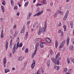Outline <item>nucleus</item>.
Here are the masks:
<instances>
[{"label": "nucleus", "mask_w": 74, "mask_h": 74, "mask_svg": "<svg viewBox=\"0 0 74 74\" xmlns=\"http://www.w3.org/2000/svg\"><path fill=\"white\" fill-rule=\"evenodd\" d=\"M51 60L53 62V63H54L55 64L59 65L60 63H59V61L57 59V58H51Z\"/></svg>", "instance_id": "f257e3e1"}, {"label": "nucleus", "mask_w": 74, "mask_h": 74, "mask_svg": "<svg viewBox=\"0 0 74 74\" xmlns=\"http://www.w3.org/2000/svg\"><path fill=\"white\" fill-rule=\"evenodd\" d=\"M16 44H15L14 45V47L12 49V52L13 54H14L16 52V50L18 48V47L19 46H17L16 45Z\"/></svg>", "instance_id": "f03ea898"}, {"label": "nucleus", "mask_w": 74, "mask_h": 74, "mask_svg": "<svg viewBox=\"0 0 74 74\" xmlns=\"http://www.w3.org/2000/svg\"><path fill=\"white\" fill-rule=\"evenodd\" d=\"M47 21H45V22L44 27H43V29H44V32H45L46 29H47Z\"/></svg>", "instance_id": "7ed1b4c3"}, {"label": "nucleus", "mask_w": 74, "mask_h": 74, "mask_svg": "<svg viewBox=\"0 0 74 74\" xmlns=\"http://www.w3.org/2000/svg\"><path fill=\"white\" fill-rule=\"evenodd\" d=\"M35 64H36V61L34 60H33V63L31 65V68L32 69H34V66H35Z\"/></svg>", "instance_id": "20e7f679"}, {"label": "nucleus", "mask_w": 74, "mask_h": 74, "mask_svg": "<svg viewBox=\"0 0 74 74\" xmlns=\"http://www.w3.org/2000/svg\"><path fill=\"white\" fill-rule=\"evenodd\" d=\"M65 42L66 40H64V41H63L61 43V44L60 45V46H59V48H62L63 47L64 45Z\"/></svg>", "instance_id": "39448f33"}, {"label": "nucleus", "mask_w": 74, "mask_h": 74, "mask_svg": "<svg viewBox=\"0 0 74 74\" xmlns=\"http://www.w3.org/2000/svg\"><path fill=\"white\" fill-rule=\"evenodd\" d=\"M45 41L48 43H51V40L49 38L46 39Z\"/></svg>", "instance_id": "423d86ee"}, {"label": "nucleus", "mask_w": 74, "mask_h": 74, "mask_svg": "<svg viewBox=\"0 0 74 74\" xmlns=\"http://www.w3.org/2000/svg\"><path fill=\"white\" fill-rule=\"evenodd\" d=\"M6 44L5 45V47L6 48V50H7V49L8 48V42L7 41H6Z\"/></svg>", "instance_id": "0eeeda50"}, {"label": "nucleus", "mask_w": 74, "mask_h": 74, "mask_svg": "<svg viewBox=\"0 0 74 74\" xmlns=\"http://www.w3.org/2000/svg\"><path fill=\"white\" fill-rule=\"evenodd\" d=\"M37 51V49H36V50L35 51L34 53L32 54V58H34V55L36 54V52Z\"/></svg>", "instance_id": "6e6552de"}, {"label": "nucleus", "mask_w": 74, "mask_h": 74, "mask_svg": "<svg viewBox=\"0 0 74 74\" xmlns=\"http://www.w3.org/2000/svg\"><path fill=\"white\" fill-rule=\"evenodd\" d=\"M68 17V15L67 14H65L64 16L63 19L64 21H65L66 20V19L67 18V17Z\"/></svg>", "instance_id": "1a4fd4ad"}, {"label": "nucleus", "mask_w": 74, "mask_h": 74, "mask_svg": "<svg viewBox=\"0 0 74 74\" xmlns=\"http://www.w3.org/2000/svg\"><path fill=\"white\" fill-rule=\"evenodd\" d=\"M58 45V40H56V44H55V47L56 48H57Z\"/></svg>", "instance_id": "9d476101"}, {"label": "nucleus", "mask_w": 74, "mask_h": 74, "mask_svg": "<svg viewBox=\"0 0 74 74\" xmlns=\"http://www.w3.org/2000/svg\"><path fill=\"white\" fill-rule=\"evenodd\" d=\"M1 9L2 10L3 12H4V11H5V10H4V6L2 5L1 6Z\"/></svg>", "instance_id": "9b49d317"}, {"label": "nucleus", "mask_w": 74, "mask_h": 74, "mask_svg": "<svg viewBox=\"0 0 74 74\" xmlns=\"http://www.w3.org/2000/svg\"><path fill=\"white\" fill-rule=\"evenodd\" d=\"M68 39L66 40V43L67 45H69V41L70 40V38H68Z\"/></svg>", "instance_id": "f8f14e48"}, {"label": "nucleus", "mask_w": 74, "mask_h": 74, "mask_svg": "<svg viewBox=\"0 0 74 74\" xmlns=\"http://www.w3.org/2000/svg\"><path fill=\"white\" fill-rule=\"evenodd\" d=\"M40 46L41 48H44V45H42V42L40 43Z\"/></svg>", "instance_id": "ddd939ff"}, {"label": "nucleus", "mask_w": 74, "mask_h": 74, "mask_svg": "<svg viewBox=\"0 0 74 74\" xmlns=\"http://www.w3.org/2000/svg\"><path fill=\"white\" fill-rule=\"evenodd\" d=\"M69 49L70 51H72L73 49V47L72 45L70 46Z\"/></svg>", "instance_id": "4468645a"}, {"label": "nucleus", "mask_w": 74, "mask_h": 74, "mask_svg": "<svg viewBox=\"0 0 74 74\" xmlns=\"http://www.w3.org/2000/svg\"><path fill=\"white\" fill-rule=\"evenodd\" d=\"M42 30H43V28H42L41 27H40L39 29V31L42 32Z\"/></svg>", "instance_id": "2eb2a0df"}, {"label": "nucleus", "mask_w": 74, "mask_h": 74, "mask_svg": "<svg viewBox=\"0 0 74 74\" xmlns=\"http://www.w3.org/2000/svg\"><path fill=\"white\" fill-rule=\"evenodd\" d=\"M24 27H23V28L21 31V33H23L24 32H25V28L24 29Z\"/></svg>", "instance_id": "dca6fc26"}, {"label": "nucleus", "mask_w": 74, "mask_h": 74, "mask_svg": "<svg viewBox=\"0 0 74 74\" xmlns=\"http://www.w3.org/2000/svg\"><path fill=\"white\" fill-rule=\"evenodd\" d=\"M31 15H32V13H29V14H28L29 16H27V19H29V18H30V16Z\"/></svg>", "instance_id": "f3484780"}, {"label": "nucleus", "mask_w": 74, "mask_h": 74, "mask_svg": "<svg viewBox=\"0 0 74 74\" xmlns=\"http://www.w3.org/2000/svg\"><path fill=\"white\" fill-rule=\"evenodd\" d=\"M70 25L71 26V28H73V21H71L70 22Z\"/></svg>", "instance_id": "a211bd4d"}, {"label": "nucleus", "mask_w": 74, "mask_h": 74, "mask_svg": "<svg viewBox=\"0 0 74 74\" xmlns=\"http://www.w3.org/2000/svg\"><path fill=\"white\" fill-rule=\"evenodd\" d=\"M42 4H47V2H46V0H44L42 2Z\"/></svg>", "instance_id": "6ab92c4d"}, {"label": "nucleus", "mask_w": 74, "mask_h": 74, "mask_svg": "<svg viewBox=\"0 0 74 74\" xmlns=\"http://www.w3.org/2000/svg\"><path fill=\"white\" fill-rule=\"evenodd\" d=\"M59 55H60V53H58L56 55V58L57 59L58 58L59 56Z\"/></svg>", "instance_id": "aec40b11"}, {"label": "nucleus", "mask_w": 74, "mask_h": 74, "mask_svg": "<svg viewBox=\"0 0 74 74\" xmlns=\"http://www.w3.org/2000/svg\"><path fill=\"white\" fill-rule=\"evenodd\" d=\"M40 15V14L37 13L34 15H33V16H38V15Z\"/></svg>", "instance_id": "412c9836"}, {"label": "nucleus", "mask_w": 74, "mask_h": 74, "mask_svg": "<svg viewBox=\"0 0 74 74\" xmlns=\"http://www.w3.org/2000/svg\"><path fill=\"white\" fill-rule=\"evenodd\" d=\"M3 63H7V59H6V58H4L3 59Z\"/></svg>", "instance_id": "4be33fe9"}, {"label": "nucleus", "mask_w": 74, "mask_h": 74, "mask_svg": "<svg viewBox=\"0 0 74 74\" xmlns=\"http://www.w3.org/2000/svg\"><path fill=\"white\" fill-rule=\"evenodd\" d=\"M10 70L9 69H5V73H7V72H9Z\"/></svg>", "instance_id": "5701e85b"}, {"label": "nucleus", "mask_w": 74, "mask_h": 74, "mask_svg": "<svg viewBox=\"0 0 74 74\" xmlns=\"http://www.w3.org/2000/svg\"><path fill=\"white\" fill-rule=\"evenodd\" d=\"M28 4H29V2H27L25 3V6L26 7L27 5H28Z\"/></svg>", "instance_id": "b1692460"}, {"label": "nucleus", "mask_w": 74, "mask_h": 74, "mask_svg": "<svg viewBox=\"0 0 74 74\" xmlns=\"http://www.w3.org/2000/svg\"><path fill=\"white\" fill-rule=\"evenodd\" d=\"M11 5H14V1L12 0H11Z\"/></svg>", "instance_id": "393cba45"}, {"label": "nucleus", "mask_w": 74, "mask_h": 74, "mask_svg": "<svg viewBox=\"0 0 74 74\" xmlns=\"http://www.w3.org/2000/svg\"><path fill=\"white\" fill-rule=\"evenodd\" d=\"M41 5H42V4L41 3H38L36 5V7H38L39 6H41Z\"/></svg>", "instance_id": "a878e982"}, {"label": "nucleus", "mask_w": 74, "mask_h": 74, "mask_svg": "<svg viewBox=\"0 0 74 74\" xmlns=\"http://www.w3.org/2000/svg\"><path fill=\"white\" fill-rule=\"evenodd\" d=\"M18 61H21V60H22V59H21V57L20 56L18 58Z\"/></svg>", "instance_id": "bb28decb"}, {"label": "nucleus", "mask_w": 74, "mask_h": 74, "mask_svg": "<svg viewBox=\"0 0 74 74\" xmlns=\"http://www.w3.org/2000/svg\"><path fill=\"white\" fill-rule=\"evenodd\" d=\"M35 40H35V43H37V42H39V41L38 40V38L36 39Z\"/></svg>", "instance_id": "cd10ccee"}, {"label": "nucleus", "mask_w": 74, "mask_h": 74, "mask_svg": "<svg viewBox=\"0 0 74 74\" xmlns=\"http://www.w3.org/2000/svg\"><path fill=\"white\" fill-rule=\"evenodd\" d=\"M69 10H67L65 14H66V15H67L68 16L69 15Z\"/></svg>", "instance_id": "c85d7f7f"}, {"label": "nucleus", "mask_w": 74, "mask_h": 74, "mask_svg": "<svg viewBox=\"0 0 74 74\" xmlns=\"http://www.w3.org/2000/svg\"><path fill=\"white\" fill-rule=\"evenodd\" d=\"M22 47V43L21 42L19 44V48H20V47Z\"/></svg>", "instance_id": "c756f323"}, {"label": "nucleus", "mask_w": 74, "mask_h": 74, "mask_svg": "<svg viewBox=\"0 0 74 74\" xmlns=\"http://www.w3.org/2000/svg\"><path fill=\"white\" fill-rule=\"evenodd\" d=\"M25 53H27L28 52V49L26 48L25 50Z\"/></svg>", "instance_id": "7c9ffc66"}, {"label": "nucleus", "mask_w": 74, "mask_h": 74, "mask_svg": "<svg viewBox=\"0 0 74 74\" xmlns=\"http://www.w3.org/2000/svg\"><path fill=\"white\" fill-rule=\"evenodd\" d=\"M4 36H3V33H1V38H4Z\"/></svg>", "instance_id": "2f4dec72"}, {"label": "nucleus", "mask_w": 74, "mask_h": 74, "mask_svg": "<svg viewBox=\"0 0 74 74\" xmlns=\"http://www.w3.org/2000/svg\"><path fill=\"white\" fill-rule=\"evenodd\" d=\"M41 32H42L39 31V32L38 33V35H40V34H41Z\"/></svg>", "instance_id": "473e14b6"}, {"label": "nucleus", "mask_w": 74, "mask_h": 74, "mask_svg": "<svg viewBox=\"0 0 74 74\" xmlns=\"http://www.w3.org/2000/svg\"><path fill=\"white\" fill-rule=\"evenodd\" d=\"M43 12V11L42 10L40 11V12H39V13H38V14H40V15H41L42 14Z\"/></svg>", "instance_id": "72a5a7b5"}, {"label": "nucleus", "mask_w": 74, "mask_h": 74, "mask_svg": "<svg viewBox=\"0 0 74 74\" xmlns=\"http://www.w3.org/2000/svg\"><path fill=\"white\" fill-rule=\"evenodd\" d=\"M67 61L68 64H69L70 63V59H67Z\"/></svg>", "instance_id": "f704fd0d"}, {"label": "nucleus", "mask_w": 74, "mask_h": 74, "mask_svg": "<svg viewBox=\"0 0 74 74\" xmlns=\"http://www.w3.org/2000/svg\"><path fill=\"white\" fill-rule=\"evenodd\" d=\"M6 64V63L5 62H3V66H4V67H5L6 65H5V64Z\"/></svg>", "instance_id": "c9c22d12"}, {"label": "nucleus", "mask_w": 74, "mask_h": 74, "mask_svg": "<svg viewBox=\"0 0 74 74\" xmlns=\"http://www.w3.org/2000/svg\"><path fill=\"white\" fill-rule=\"evenodd\" d=\"M63 28H64V29H66V26L65 25H64V26H63Z\"/></svg>", "instance_id": "e433bc0d"}, {"label": "nucleus", "mask_w": 74, "mask_h": 74, "mask_svg": "<svg viewBox=\"0 0 74 74\" xmlns=\"http://www.w3.org/2000/svg\"><path fill=\"white\" fill-rule=\"evenodd\" d=\"M57 68L56 69V70L57 71H58V70H59V68H60V67L59 66H57Z\"/></svg>", "instance_id": "4c0bfd02"}, {"label": "nucleus", "mask_w": 74, "mask_h": 74, "mask_svg": "<svg viewBox=\"0 0 74 74\" xmlns=\"http://www.w3.org/2000/svg\"><path fill=\"white\" fill-rule=\"evenodd\" d=\"M10 33L12 34H13V30L11 29L10 30Z\"/></svg>", "instance_id": "58836bf2"}, {"label": "nucleus", "mask_w": 74, "mask_h": 74, "mask_svg": "<svg viewBox=\"0 0 74 74\" xmlns=\"http://www.w3.org/2000/svg\"><path fill=\"white\" fill-rule=\"evenodd\" d=\"M71 70H72V69H70L68 70V72H71Z\"/></svg>", "instance_id": "ea45409f"}, {"label": "nucleus", "mask_w": 74, "mask_h": 74, "mask_svg": "<svg viewBox=\"0 0 74 74\" xmlns=\"http://www.w3.org/2000/svg\"><path fill=\"white\" fill-rule=\"evenodd\" d=\"M11 21L12 22V23L13 22V18H11Z\"/></svg>", "instance_id": "a19ab883"}, {"label": "nucleus", "mask_w": 74, "mask_h": 74, "mask_svg": "<svg viewBox=\"0 0 74 74\" xmlns=\"http://www.w3.org/2000/svg\"><path fill=\"white\" fill-rule=\"evenodd\" d=\"M70 60L71 61H73V60H74V59H73V58L71 57L70 58Z\"/></svg>", "instance_id": "79ce46f5"}, {"label": "nucleus", "mask_w": 74, "mask_h": 74, "mask_svg": "<svg viewBox=\"0 0 74 74\" xmlns=\"http://www.w3.org/2000/svg\"><path fill=\"white\" fill-rule=\"evenodd\" d=\"M2 3L3 5H5V2H2Z\"/></svg>", "instance_id": "37998d69"}, {"label": "nucleus", "mask_w": 74, "mask_h": 74, "mask_svg": "<svg viewBox=\"0 0 74 74\" xmlns=\"http://www.w3.org/2000/svg\"><path fill=\"white\" fill-rule=\"evenodd\" d=\"M14 10H16V9H17V6H16L15 7H14Z\"/></svg>", "instance_id": "c03bdc74"}, {"label": "nucleus", "mask_w": 74, "mask_h": 74, "mask_svg": "<svg viewBox=\"0 0 74 74\" xmlns=\"http://www.w3.org/2000/svg\"><path fill=\"white\" fill-rule=\"evenodd\" d=\"M17 35H18L17 34H16V33H15V34L14 35V37H16V36H17Z\"/></svg>", "instance_id": "a18cd8bd"}, {"label": "nucleus", "mask_w": 74, "mask_h": 74, "mask_svg": "<svg viewBox=\"0 0 74 74\" xmlns=\"http://www.w3.org/2000/svg\"><path fill=\"white\" fill-rule=\"evenodd\" d=\"M36 46H37V47H38L39 46V43H37L36 44Z\"/></svg>", "instance_id": "49530a36"}, {"label": "nucleus", "mask_w": 74, "mask_h": 74, "mask_svg": "<svg viewBox=\"0 0 74 74\" xmlns=\"http://www.w3.org/2000/svg\"><path fill=\"white\" fill-rule=\"evenodd\" d=\"M52 52H53V51H52V49H51L50 50V53H51V54H52Z\"/></svg>", "instance_id": "de8ad7c7"}, {"label": "nucleus", "mask_w": 74, "mask_h": 74, "mask_svg": "<svg viewBox=\"0 0 74 74\" xmlns=\"http://www.w3.org/2000/svg\"><path fill=\"white\" fill-rule=\"evenodd\" d=\"M67 68H65L64 69V71H65V72H66L67 71Z\"/></svg>", "instance_id": "09e8293b"}, {"label": "nucleus", "mask_w": 74, "mask_h": 74, "mask_svg": "<svg viewBox=\"0 0 74 74\" xmlns=\"http://www.w3.org/2000/svg\"><path fill=\"white\" fill-rule=\"evenodd\" d=\"M47 66L48 67H49V65L50 64V63H47Z\"/></svg>", "instance_id": "8fccbe9b"}, {"label": "nucleus", "mask_w": 74, "mask_h": 74, "mask_svg": "<svg viewBox=\"0 0 74 74\" xmlns=\"http://www.w3.org/2000/svg\"><path fill=\"white\" fill-rule=\"evenodd\" d=\"M17 41H19V37H18L16 40Z\"/></svg>", "instance_id": "3c124183"}, {"label": "nucleus", "mask_w": 74, "mask_h": 74, "mask_svg": "<svg viewBox=\"0 0 74 74\" xmlns=\"http://www.w3.org/2000/svg\"><path fill=\"white\" fill-rule=\"evenodd\" d=\"M41 70H44V67H42L41 68Z\"/></svg>", "instance_id": "603ef678"}, {"label": "nucleus", "mask_w": 74, "mask_h": 74, "mask_svg": "<svg viewBox=\"0 0 74 74\" xmlns=\"http://www.w3.org/2000/svg\"><path fill=\"white\" fill-rule=\"evenodd\" d=\"M1 26L2 29L3 30V29H4V25H1Z\"/></svg>", "instance_id": "864d4df0"}, {"label": "nucleus", "mask_w": 74, "mask_h": 74, "mask_svg": "<svg viewBox=\"0 0 74 74\" xmlns=\"http://www.w3.org/2000/svg\"><path fill=\"white\" fill-rule=\"evenodd\" d=\"M36 25V23H34V25H33V28H34V27H35V26H35Z\"/></svg>", "instance_id": "5fc2aeb1"}, {"label": "nucleus", "mask_w": 74, "mask_h": 74, "mask_svg": "<svg viewBox=\"0 0 74 74\" xmlns=\"http://www.w3.org/2000/svg\"><path fill=\"white\" fill-rule=\"evenodd\" d=\"M22 70H23V71H25V69L24 68H21Z\"/></svg>", "instance_id": "6e6d98bb"}, {"label": "nucleus", "mask_w": 74, "mask_h": 74, "mask_svg": "<svg viewBox=\"0 0 74 74\" xmlns=\"http://www.w3.org/2000/svg\"><path fill=\"white\" fill-rule=\"evenodd\" d=\"M38 40L39 42H40V41H41V38H38Z\"/></svg>", "instance_id": "4d7b16f0"}, {"label": "nucleus", "mask_w": 74, "mask_h": 74, "mask_svg": "<svg viewBox=\"0 0 74 74\" xmlns=\"http://www.w3.org/2000/svg\"><path fill=\"white\" fill-rule=\"evenodd\" d=\"M27 36H25V37H24V38L25 39V40H26V39H27Z\"/></svg>", "instance_id": "13d9d810"}, {"label": "nucleus", "mask_w": 74, "mask_h": 74, "mask_svg": "<svg viewBox=\"0 0 74 74\" xmlns=\"http://www.w3.org/2000/svg\"><path fill=\"white\" fill-rule=\"evenodd\" d=\"M19 41H18V42L17 43L16 45L19 46Z\"/></svg>", "instance_id": "bf43d9fd"}, {"label": "nucleus", "mask_w": 74, "mask_h": 74, "mask_svg": "<svg viewBox=\"0 0 74 74\" xmlns=\"http://www.w3.org/2000/svg\"><path fill=\"white\" fill-rule=\"evenodd\" d=\"M61 35H62V36H63V31H62L61 32Z\"/></svg>", "instance_id": "052dcab7"}, {"label": "nucleus", "mask_w": 74, "mask_h": 74, "mask_svg": "<svg viewBox=\"0 0 74 74\" xmlns=\"http://www.w3.org/2000/svg\"><path fill=\"white\" fill-rule=\"evenodd\" d=\"M0 21H1V22H3V18H1Z\"/></svg>", "instance_id": "680f3d73"}, {"label": "nucleus", "mask_w": 74, "mask_h": 74, "mask_svg": "<svg viewBox=\"0 0 74 74\" xmlns=\"http://www.w3.org/2000/svg\"><path fill=\"white\" fill-rule=\"evenodd\" d=\"M27 35H28V32H27L25 34V36H27Z\"/></svg>", "instance_id": "e2e57ef3"}, {"label": "nucleus", "mask_w": 74, "mask_h": 74, "mask_svg": "<svg viewBox=\"0 0 74 74\" xmlns=\"http://www.w3.org/2000/svg\"><path fill=\"white\" fill-rule=\"evenodd\" d=\"M47 11H49V12H50L51 11V10H50V9H47Z\"/></svg>", "instance_id": "0e129e2a"}, {"label": "nucleus", "mask_w": 74, "mask_h": 74, "mask_svg": "<svg viewBox=\"0 0 74 74\" xmlns=\"http://www.w3.org/2000/svg\"><path fill=\"white\" fill-rule=\"evenodd\" d=\"M16 15L17 16H19V12H18V13Z\"/></svg>", "instance_id": "69168bd1"}, {"label": "nucleus", "mask_w": 74, "mask_h": 74, "mask_svg": "<svg viewBox=\"0 0 74 74\" xmlns=\"http://www.w3.org/2000/svg\"><path fill=\"white\" fill-rule=\"evenodd\" d=\"M9 54L10 56H11V57H12V54L11 53H10Z\"/></svg>", "instance_id": "338daca9"}, {"label": "nucleus", "mask_w": 74, "mask_h": 74, "mask_svg": "<svg viewBox=\"0 0 74 74\" xmlns=\"http://www.w3.org/2000/svg\"><path fill=\"white\" fill-rule=\"evenodd\" d=\"M61 26V22L60 23L58 26Z\"/></svg>", "instance_id": "774afa93"}]
</instances>
